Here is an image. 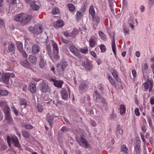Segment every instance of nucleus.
<instances>
[{"mask_svg":"<svg viewBox=\"0 0 154 154\" xmlns=\"http://www.w3.org/2000/svg\"><path fill=\"white\" fill-rule=\"evenodd\" d=\"M52 45L53 48V53H51V57H50L51 60L54 59H58L60 56L58 52V48L57 44L54 42H52Z\"/></svg>","mask_w":154,"mask_h":154,"instance_id":"1","label":"nucleus"},{"mask_svg":"<svg viewBox=\"0 0 154 154\" xmlns=\"http://www.w3.org/2000/svg\"><path fill=\"white\" fill-rule=\"evenodd\" d=\"M42 26L41 25L37 24L35 25L34 27H29L28 30L34 35H38L42 32Z\"/></svg>","mask_w":154,"mask_h":154,"instance_id":"2","label":"nucleus"},{"mask_svg":"<svg viewBox=\"0 0 154 154\" xmlns=\"http://www.w3.org/2000/svg\"><path fill=\"white\" fill-rule=\"evenodd\" d=\"M68 66V63L64 60H62L60 63L57 64V72L60 74H63L64 71Z\"/></svg>","mask_w":154,"mask_h":154,"instance_id":"3","label":"nucleus"},{"mask_svg":"<svg viewBox=\"0 0 154 154\" xmlns=\"http://www.w3.org/2000/svg\"><path fill=\"white\" fill-rule=\"evenodd\" d=\"M84 135H81L79 138L76 139V140L80 146L87 149L89 147V144L84 138Z\"/></svg>","mask_w":154,"mask_h":154,"instance_id":"4","label":"nucleus"},{"mask_svg":"<svg viewBox=\"0 0 154 154\" xmlns=\"http://www.w3.org/2000/svg\"><path fill=\"white\" fill-rule=\"evenodd\" d=\"M15 76V74L12 72H6L2 75V79L3 82L5 84H8L10 78H14Z\"/></svg>","mask_w":154,"mask_h":154,"instance_id":"5","label":"nucleus"},{"mask_svg":"<svg viewBox=\"0 0 154 154\" xmlns=\"http://www.w3.org/2000/svg\"><path fill=\"white\" fill-rule=\"evenodd\" d=\"M79 82L78 86L79 90L80 91H86L88 88V82L86 80H82Z\"/></svg>","mask_w":154,"mask_h":154,"instance_id":"6","label":"nucleus"},{"mask_svg":"<svg viewBox=\"0 0 154 154\" xmlns=\"http://www.w3.org/2000/svg\"><path fill=\"white\" fill-rule=\"evenodd\" d=\"M92 20L94 22L92 23V27L94 30H96L98 25L100 23V17L97 15L92 17Z\"/></svg>","mask_w":154,"mask_h":154,"instance_id":"7","label":"nucleus"},{"mask_svg":"<svg viewBox=\"0 0 154 154\" xmlns=\"http://www.w3.org/2000/svg\"><path fill=\"white\" fill-rule=\"evenodd\" d=\"M21 23L23 24H26L33 18V17L31 15H27L23 14Z\"/></svg>","mask_w":154,"mask_h":154,"instance_id":"8","label":"nucleus"},{"mask_svg":"<svg viewBox=\"0 0 154 154\" xmlns=\"http://www.w3.org/2000/svg\"><path fill=\"white\" fill-rule=\"evenodd\" d=\"M82 65L84 67L85 71L87 72L90 71L92 69L93 66L92 63L89 61H83Z\"/></svg>","mask_w":154,"mask_h":154,"instance_id":"9","label":"nucleus"},{"mask_svg":"<svg viewBox=\"0 0 154 154\" xmlns=\"http://www.w3.org/2000/svg\"><path fill=\"white\" fill-rule=\"evenodd\" d=\"M70 50L72 53L78 58L80 57V51L74 45H71L70 47Z\"/></svg>","mask_w":154,"mask_h":154,"instance_id":"10","label":"nucleus"},{"mask_svg":"<svg viewBox=\"0 0 154 154\" xmlns=\"http://www.w3.org/2000/svg\"><path fill=\"white\" fill-rule=\"evenodd\" d=\"M11 139L15 146L18 148L20 150H22L21 146L19 143L18 139L17 137H11Z\"/></svg>","mask_w":154,"mask_h":154,"instance_id":"11","label":"nucleus"},{"mask_svg":"<svg viewBox=\"0 0 154 154\" xmlns=\"http://www.w3.org/2000/svg\"><path fill=\"white\" fill-rule=\"evenodd\" d=\"M140 141L137 140L134 145V154H140Z\"/></svg>","mask_w":154,"mask_h":154,"instance_id":"12","label":"nucleus"},{"mask_svg":"<svg viewBox=\"0 0 154 154\" xmlns=\"http://www.w3.org/2000/svg\"><path fill=\"white\" fill-rule=\"evenodd\" d=\"M49 86L47 83L43 82L40 85V91L44 93L46 92L49 89Z\"/></svg>","mask_w":154,"mask_h":154,"instance_id":"13","label":"nucleus"},{"mask_svg":"<svg viewBox=\"0 0 154 154\" xmlns=\"http://www.w3.org/2000/svg\"><path fill=\"white\" fill-rule=\"evenodd\" d=\"M97 38L95 36H92L91 37L89 40V44L90 46L93 48L97 45Z\"/></svg>","mask_w":154,"mask_h":154,"instance_id":"14","label":"nucleus"},{"mask_svg":"<svg viewBox=\"0 0 154 154\" xmlns=\"http://www.w3.org/2000/svg\"><path fill=\"white\" fill-rule=\"evenodd\" d=\"M68 91L65 89H63L61 91V94L62 99L64 100H66L68 97V92H70V90L69 88H67Z\"/></svg>","mask_w":154,"mask_h":154,"instance_id":"15","label":"nucleus"},{"mask_svg":"<svg viewBox=\"0 0 154 154\" xmlns=\"http://www.w3.org/2000/svg\"><path fill=\"white\" fill-rule=\"evenodd\" d=\"M51 81L54 82V85L57 88H61L63 82L60 80H57L54 79H51Z\"/></svg>","mask_w":154,"mask_h":154,"instance_id":"16","label":"nucleus"},{"mask_svg":"<svg viewBox=\"0 0 154 154\" xmlns=\"http://www.w3.org/2000/svg\"><path fill=\"white\" fill-rule=\"evenodd\" d=\"M40 60L39 62V65L41 68H43L45 66V64L46 63V61H45L44 56L40 55L39 56Z\"/></svg>","mask_w":154,"mask_h":154,"instance_id":"17","label":"nucleus"},{"mask_svg":"<svg viewBox=\"0 0 154 154\" xmlns=\"http://www.w3.org/2000/svg\"><path fill=\"white\" fill-rule=\"evenodd\" d=\"M40 49V46L37 44L33 45L32 47V51L33 54H36L39 51Z\"/></svg>","mask_w":154,"mask_h":154,"instance_id":"18","label":"nucleus"},{"mask_svg":"<svg viewBox=\"0 0 154 154\" xmlns=\"http://www.w3.org/2000/svg\"><path fill=\"white\" fill-rule=\"evenodd\" d=\"M46 118L47 121L49 122L50 127L52 128V124L54 120L53 116L49 113L47 114Z\"/></svg>","mask_w":154,"mask_h":154,"instance_id":"19","label":"nucleus"},{"mask_svg":"<svg viewBox=\"0 0 154 154\" xmlns=\"http://www.w3.org/2000/svg\"><path fill=\"white\" fill-rule=\"evenodd\" d=\"M28 89L33 94L35 93L36 92V85L32 83L29 84L28 86Z\"/></svg>","mask_w":154,"mask_h":154,"instance_id":"20","label":"nucleus"},{"mask_svg":"<svg viewBox=\"0 0 154 154\" xmlns=\"http://www.w3.org/2000/svg\"><path fill=\"white\" fill-rule=\"evenodd\" d=\"M5 119L6 121V122L8 124H13L14 121L11 114L5 116Z\"/></svg>","mask_w":154,"mask_h":154,"instance_id":"21","label":"nucleus"},{"mask_svg":"<svg viewBox=\"0 0 154 154\" xmlns=\"http://www.w3.org/2000/svg\"><path fill=\"white\" fill-rule=\"evenodd\" d=\"M29 59L30 62L33 64L35 65L37 63V58L36 57L32 55H29Z\"/></svg>","mask_w":154,"mask_h":154,"instance_id":"22","label":"nucleus"},{"mask_svg":"<svg viewBox=\"0 0 154 154\" xmlns=\"http://www.w3.org/2000/svg\"><path fill=\"white\" fill-rule=\"evenodd\" d=\"M21 64L22 66L26 68L30 69H31L32 68V67L31 66L30 64L26 60L22 61Z\"/></svg>","mask_w":154,"mask_h":154,"instance_id":"23","label":"nucleus"},{"mask_svg":"<svg viewBox=\"0 0 154 154\" xmlns=\"http://www.w3.org/2000/svg\"><path fill=\"white\" fill-rule=\"evenodd\" d=\"M153 85V82L151 80L147 81L144 84V88L146 90H148L149 88Z\"/></svg>","mask_w":154,"mask_h":154,"instance_id":"24","label":"nucleus"},{"mask_svg":"<svg viewBox=\"0 0 154 154\" xmlns=\"http://www.w3.org/2000/svg\"><path fill=\"white\" fill-rule=\"evenodd\" d=\"M112 51L115 56L116 57V45L115 41V38L114 37H113L112 40Z\"/></svg>","mask_w":154,"mask_h":154,"instance_id":"25","label":"nucleus"},{"mask_svg":"<svg viewBox=\"0 0 154 154\" xmlns=\"http://www.w3.org/2000/svg\"><path fill=\"white\" fill-rule=\"evenodd\" d=\"M19 103L21 107L25 108L27 105V103L25 99L23 98L21 99L19 101Z\"/></svg>","mask_w":154,"mask_h":154,"instance_id":"26","label":"nucleus"},{"mask_svg":"<svg viewBox=\"0 0 154 154\" xmlns=\"http://www.w3.org/2000/svg\"><path fill=\"white\" fill-rule=\"evenodd\" d=\"M30 6L33 10L37 11L39 8V6L36 4L35 1H33L30 3Z\"/></svg>","mask_w":154,"mask_h":154,"instance_id":"27","label":"nucleus"},{"mask_svg":"<svg viewBox=\"0 0 154 154\" xmlns=\"http://www.w3.org/2000/svg\"><path fill=\"white\" fill-rule=\"evenodd\" d=\"M8 49L9 52H12L14 51L15 46L14 44L12 42L9 43L8 46Z\"/></svg>","mask_w":154,"mask_h":154,"instance_id":"28","label":"nucleus"},{"mask_svg":"<svg viewBox=\"0 0 154 154\" xmlns=\"http://www.w3.org/2000/svg\"><path fill=\"white\" fill-rule=\"evenodd\" d=\"M23 14V13H21L16 15L14 17V20L17 21H19L21 23Z\"/></svg>","mask_w":154,"mask_h":154,"instance_id":"29","label":"nucleus"},{"mask_svg":"<svg viewBox=\"0 0 154 154\" xmlns=\"http://www.w3.org/2000/svg\"><path fill=\"white\" fill-rule=\"evenodd\" d=\"M119 109L120 110V114L122 115L125 113L126 107L124 104H121L120 105Z\"/></svg>","mask_w":154,"mask_h":154,"instance_id":"30","label":"nucleus"},{"mask_svg":"<svg viewBox=\"0 0 154 154\" xmlns=\"http://www.w3.org/2000/svg\"><path fill=\"white\" fill-rule=\"evenodd\" d=\"M0 148L1 151H5L8 148V146L3 141H1L0 142Z\"/></svg>","mask_w":154,"mask_h":154,"instance_id":"31","label":"nucleus"},{"mask_svg":"<svg viewBox=\"0 0 154 154\" xmlns=\"http://www.w3.org/2000/svg\"><path fill=\"white\" fill-rule=\"evenodd\" d=\"M89 11L90 14L91 15V17H93L95 15V11L93 5H90L89 7Z\"/></svg>","mask_w":154,"mask_h":154,"instance_id":"32","label":"nucleus"},{"mask_svg":"<svg viewBox=\"0 0 154 154\" xmlns=\"http://www.w3.org/2000/svg\"><path fill=\"white\" fill-rule=\"evenodd\" d=\"M107 76L110 82V83L112 85H114L116 83V81L112 78L110 74H108L107 75Z\"/></svg>","mask_w":154,"mask_h":154,"instance_id":"33","label":"nucleus"},{"mask_svg":"<svg viewBox=\"0 0 154 154\" xmlns=\"http://www.w3.org/2000/svg\"><path fill=\"white\" fill-rule=\"evenodd\" d=\"M5 114V116L11 114L10 112V109L9 107L8 106H5V107L2 109Z\"/></svg>","mask_w":154,"mask_h":154,"instance_id":"34","label":"nucleus"},{"mask_svg":"<svg viewBox=\"0 0 154 154\" xmlns=\"http://www.w3.org/2000/svg\"><path fill=\"white\" fill-rule=\"evenodd\" d=\"M83 16V14L82 12L78 11L77 12L76 14L75 15V17L76 20L79 21L81 19Z\"/></svg>","mask_w":154,"mask_h":154,"instance_id":"35","label":"nucleus"},{"mask_svg":"<svg viewBox=\"0 0 154 154\" xmlns=\"http://www.w3.org/2000/svg\"><path fill=\"white\" fill-rule=\"evenodd\" d=\"M99 35L100 38L104 41H106L107 38L105 35L102 31H99Z\"/></svg>","mask_w":154,"mask_h":154,"instance_id":"36","label":"nucleus"},{"mask_svg":"<svg viewBox=\"0 0 154 154\" xmlns=\"http://www.w3.org/2000/svg\"><path fill=\"white\" fill-rule=\"evenodd\" d=\"M64 25V22L62 20H58L57 21L55 26L57 27H61Z\"/></svg>","mask_w":154,"mask_h":154,"instance_id":"37","label":"nucleus"},{"mask_svg":"<svg viewBox=\"0 0 154 154\" xmlns=\"http://www.w3.org/2000/svg\"><path fill=\"white\" fill-rule=\"evenodd\" d=\"M53 99V103L56 106H58V104H60L62 103L61 101L59 100L57 97L54 98Z\"/></svg>","mask_w":154,"mask_h":154,"instance_id":"38","label":"nucleus"},{"mask_svg":"<svg viewBox=\"0 0 154 154\" xmlns=\"http://www.w3.org/2000/svg\"><path fill=\"white\" fill-rule=\"evenodd\" d=\"M46 49L49 56L51 57V46L49 45H46Z\"/></svg>","mask_w":154,"mask_h":154,"instance_id":"39","label":"nucleus"},{"mask_svg":"<svg viewBox=\"0 0 154 154\" xmlns=\"http://www.w3.org/2000/svg\"><path fill=\"white\" fill-rule=\"evenodd\" d=\"M22 134L23 137L26 138H29L30 136L29 133L26 130L23 131L22 132Z\"/></svg>","mask_w":154,"mask_h":154,"instance_id":"40","label":"nucleus"},{"mask_svg":"<svg viewBox=\"0 0 154 154\" xmlns=\"http://www.w3.org/2000/svg\"><path fill=\"white\" fill-rule=\"evenodd\" d=\"M94 98H96L95 99L96 100H97L98 99L100 98L101 97V96L100 94L97 92V90H96L94 91Z\"/></svg>","mask_w":154,"mask_h":154,"instance_id":"41","label":"nucleus"},{"mask_svg":"<svg viewBox=\"0 0 154 154\" xmlns=\"http://www.w3.org/2000/svg\"><path fill=\"white\" fill-rule=\"evenodd\" d=\"M23 127L27 129H32L34 128L32 125L27 123L24 124L23 125Z\"/></svg>","mask_w":154,"mask_h":154,"instance_id":"42","label":"nucleus"},{"mask_svg":"<svg viewBox=\"0 0 154 154\" xmlns=\"http://www.w3.org/2000/svg\"><path fill=\"white\" fill-rule=\"evenodd\" d=\"M121 151L125 153H128V150L126 146L124 145H122L121 147Z\"/></svg>","mask_w":154,"mask_h":154,"instance_id":"43","label":"nucleus"},{"mask_svg":"<svg viewBox=\"0 0 154 154\" xmlns=\"http://www.w3.org/2000/svg\"><path fill=\"white\" fill-rule=\"evenodd\" d=\"M112 74L114 78L117 80L118 77V72L115 69H113Z\"/></svg>","mask_w":154,"mask_h":154,"instance_id":"44","label":"nucleus"},{"mask_svg":"<svg viewBox=\"0 0 154 154\" xmlns=\"http://www.w3.org/2000/svg\"><path fill=\"white\" fill-rule=\"evenodd\" d=\"M147 118L150 128L152 129H153V127L152 124V120L151 119V118L149 116H147Z\"/></svg>","mask_w":154,"mask_h":154,"instance_id":"45","label":"nucleus"},{"mask_svg":"<svg viewBox=\"0 0 154 154\" xmlns=\"http://www.w3.org/2000/svg\"><path fill=\"white\" fill-rule=\"evenodd\" d=\"M8 93V91L0 89V95L1 96H5L7 95Z\"/></svg>","mask_w":154,"mask_h":154,"instance_id":"46","label":"nucleus"},{"mask_svg":"<svg viewBox=\"0 0 154 154\" xmlns=\"http://www.w3.org/2000/svg\"><path fill=\"white\" fill-rule=\"evenodd\" d=\"M36 109L38 112H42L43 110V107L40 104L38 103L36 107Z\"/></svg>","mask_w":154,"mask_h":154,"instance_id":"47","label":"nucleus"},{"mask_svg":"<svg viewBox=\"0 0 154 154\" xmlns=\"http://www.w3.org/2000/svg\"><path fill=\"white\" fill-rule=\"evenodd\" d=\"M69 10L71 11H73L75 9V7L74 5L72 4H69L67 5Z\"/></svg>","mask_w":154,"mask_h":154,"instance_id":"48","label":"nucleus"},{"mask_svg":"<svg viewBox=\"0 0 154 154\" xmlns=\"http://www.w3.org/2000/svg\"><path fill=\"white\" fill-rule=\"evenodd\" d=\"M142 72L143 73L145 71H146L148 68V66L146 63H145L142 66Z\"/></svg>","mask_w":154,"mask_h":154,"instance_id":"49","label":"nucleus"},{"mask_svg":"<svg viewBox=\"0 0 154 154\" xmlns=\"http://www.w3.org/2000/svg\"><path fill=\"white\" fill-rule=\"evenodd\" d=\"M101 51L102 52H104L106 51V48L105 45L101 44L100 46Z\"/></svg>","mask_w":154,"mask_h":154,"instance_id":"50","label":"nucleus"},{"mask_svg":"<svg viewBox=\"0 0 154 154\" xmlns=\"http://www.w3.org/2000/svg\"><path fill=\"white\" fill-rule=\"evenodd\" d=\"M6 101H0V106L2 107H5V106H7Z\"/></svg>","mask_w":154,"mask_h":154,"instance_id":"51","label":"nucleus"},{"mask_svg":"<svg viewBox=\"0 0 154 154\" xmlns=\"http://www.w3.org/2000/svg\"><path fill=\"white\" fill-rule=\"evenodd\" d=\"M7 140L8 146L9 147H11V143L12 141L11 139V137L9 136H8L7 137Z\"/></svg>","mask_w":154,"mask_h":154,"instance_id":"52","label":"nucleus"},{"mask_svg":"<svg viewBox=\"0 0 154 154\" xmlns=\"http://www.w3.org/2000/svg\"><path fill=\"white\" fill-rule=\"evenodd\" d=\"M103 85L101 84H99L98 86V88L100 91L101 93L103 92Z\"/></svg>","mask_w":154,"mask_h":154,"instance_id":"53","label":"nucleus"},{"mask_svg":"<svg viewBox=\"0 0 154 154\" xmlns=\"http://www.w3.org/2000/svg\"><path fill=\"white\" fill-rule=\"evenodd\" d=\"M17 48L19 51L20 52L23 50V46L22 43H19L18 44Z\"/></svg>","mask_w":154,"mask_h":154,"instance_id":"54","label":"nucleus"},{"mask_svg":"<svg viewBox=\"0 0 154 154\" xmlns=\"http://www.w3.org/2000/svg\"><path fill=\"white\" fill-rule=\"evenodd\" d=\"M12 109L13 110V112L15 114L16 116H18L19 113L18 110L14 106H13L12 108Z\"/></svg>","mask_w":154,"mask_h":154,"instance_id":"55","label":"nucleus"},{"mask_svg":"<svg viewBox=\"0 0 154 154\" xmlns=\"http://www.w3.org/2000/svg\"><path fill=\"white\" fill-rule=\"evenodd\" d=\"M132 73L134 78L133 81L134 82H135V79L137 73L136 71L134 69H133L132 70Z\"/></svg>","mask_w":154,"mask_h":154,"instance_id":"56","label":"nucleus"},{"mask_svg":"<svg viewBox=\"0 0 154 154\" xmlns=\"http://www.w3.org/2000/svg\"><path fill=\"white\" fill-rule=\"evenodd\" d=\"M59 12V10L57 8H54L52 11V13L54 14H57Z\"/></svg>","mask_w":154,"mask_h":154,"instance_id":"57","label":"nucleus"},{"mask_svg":"<svg viewBox=\"0 0 154 154\" xmlns=\"http://www.w3.org/2000/svg\"><path fill=\"white\" fill-rule=\"evenodd\" d=\"M139 110L138 108H136L134 110V113L135 115L137 116H139L140 115V113L139 112Z\"/></svg>","mask_w":154,"mask_h":154,"instance_id":"58","label":"nucleus"},{"mask_svg":"<svg viewBox=\"0 0 154 154\" xmlns=\"http://www.w3.org/2000/svg\"><path fill=\"white\" fill-rule=\"evenodd\" d=\"M61 130L63 132L68 131H69V129L66 126H63L61 128Z\"/></svg>","mask_w":154,"mask_h":154,"instance_id":"59","label":"nucleus"},{"mask_svg":"<svg viewBox=\"0 0 154 154\" xmlns=\"http://www.w3.org/2000/svg\"><path fill=\"white\" fill-rule=\"evenodd\" d=\"M80 51L82 53L86 54L88 51V48L81 49H80Z\"/></svg>","mask_w":154,"mask_h":154,"instance_id":"60","label":"nucleus"},{"mask_svg":"<svg viewBox=\"0 0 154 154\" xmlns=\"http://www.w3.org/2000/svg\"><path fill=\"white\" fill-rule=\"evenodd\" d=\"M124 33L125 35H126L129 34V29H123Z\"/></svg>","mask_w":154,"mask_h":154,"instance_id":"61","label":"nucleus"},{"mask_svg":"<svg viewBox=\"0 0 154 154\" xmlns=\"http://www.w3.org/2000/svg\"><path fill=\"white\" fill-rule=\"evenodd\" d=\"M153 86L152 85L149 88V91L151 95H153L154 94V91L152 89Z\"/></svg>","mask_w":154,"mask_h":154,"instance_id":"62","label":"nucleus"},{"mask_svg":"<svg viewBox=\"0 0 154 154\" xmlns=\"http://www.w3.org/2000/svg\"><path fill=\"white\" fill-rule=\"evenodd\" d=\"M22 54L23 56L25 58H27V54L26 52L23 50L20 52Z\"/></svg>","mask_w":154,"mask_h":154,"instance_id":"63","label":"nucleus"},{"mask_svg":"<svg viewBox=\"0 0 154 154\" xmlns=\"http://www.w3.org/2000/svg\"><path fill=\"white\" fill-rule=\"evenodd\" d=\"M17 0H10V4L11 5H14L17 3Z\"/></svg>","mask_w":154,"mask_h":154,"instance_id":"64","label":"nucleus"}]
</instances>
